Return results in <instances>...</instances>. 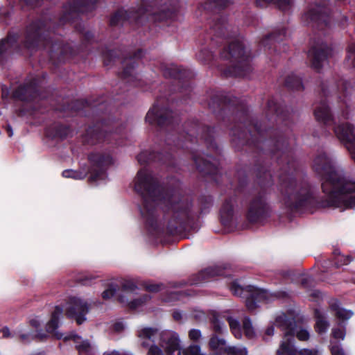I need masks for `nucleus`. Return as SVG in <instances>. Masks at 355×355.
I'll list each match as a JSON object with an SVG mask.
<instances>
[{
    "mask_svg": "<svg viewBox=\"0 0 355 355\" xmlns=\"http://www.w3.org/2000/svg\"><path fill=\"white\" fill-rule=\"evenodd\" d=\"M313 169L322 180L321 187L327 198L317 202L322 208H355V181L347 179L336 168L325 153H319L313 160ZM316 203L312 196V208Z\"/></svg>",
    "mask_w": 355,
    "mask_h": 355,
    "instance_id": "f257e3e1",
    "label": "nucleus"
},
{
    "mask_svg": "<svg viewBox=\"0 0 355 355\" xmlns=\"http://www.w3.org/2000/svg\"><path fill=\"white\" fill-rule=\"evenodd\" d=\"M135 189L144 199L141 214L149 223L155 217L154 207L151 205V202L156 205L163 203L173 207V203L179 198L175 193H164L157 184V179L146 169H141L138 172L135 178Z\"/></svg>",
    "mask_w": 355,
    "mask_h": 355,
    "instance_id": "f03ea898",
    "label": "nucleus"
},
{
    "mask_svg": "<svg viewBox=\"0 0 355 355\" xmlns=\"http://www.w3.org/2000/svg\"><path fill=\"white\" fill-rule=\"evenodd\" d=\"M62 313V309L60 306H55L54 311L51 313V320L46 325V331L48 333L53 334L58 339H64V340H72L74 342L76 347L80 354H89L92 352V347L87 340H83L81 337L73 333L64 336L62 334L57 331L58 327V321Z\"/></svg>",
    "mask_w": 355,
    "mask_h": 355,
    "instance_id": "7ed1b4c3",
    "label": "nucleus"
},
{
    "mask_svg": "<svg viewBox=\"0 0 355 355\" xmlns=\"http://www.w3.org/2000/svg\"><path fill=\"white\" fill-rule=\"evenodd\" d=\"M221 57L230 60L231 62H236L237 65L234 67L231 73L234 76H244L247 71H250L249 55L246 53L243 45L239 41L232 42L227 49L221 53Z\"/></svg>",
    "mask_w": 355,
    "mask_h": 355,
    "instance_id": "20e7f679",
    "label": "nucleus"
},
{
    "mask_svg": "<svg viewBox=\"0 0 355 355\" xmlns=\"http://www.w3.org/2000/svg\"><path fill=\"white\" fill-rule=\"evenodd\" d=\"M234 295L245 298V304L248 310L253 311L257 307V303L267 302L272 297L267 291L258 288L253 286L243 288L234 282L230 288Z\"/></svg>",
    "mask_w": 355,
    "mask_h": 355,
    "instance_id": "39448f33",
    "label": "nucleus"
},
{
    "mask_svg": "<svg viewBox=\"0 0 355 355\" xmlns=\"http://www.w3.org/2000/svg\"><path fill=\"white\" fill-rule=\"evenodd\" d=\"M44 30V24L40 21L31 24L26 31L25 39L23 43L24 49L32 52L41 46H44L45 48L50 45L53 48L57 46V44H53L49 40L44 38L43 36Z\"/></svg>",
    "mask_w": 355,
    "mask_h": 355,
    "instance_id": "423d86ee",
    "label": "nucleus"
},
{
    "mask_svg": "<svg viewBox=\"0 0 355 355\" xmlns=\"http://www.w3.org/2000/svg\"><path fill=\"white\" fill-rule=\"evenodd\" d=\"M89 160L92 164L90 180H104L107 177L106 169L113 164V159L110 155L108 153H92L89 155Z\"/></svg>",
    "mask_w": 355,
    "mask_h": 355,
    "instance_id": "0eeeda50",
    "label": "nucleus"
},
{
    "mask_svg": "<svg viewBox=\"0 0 355 355\" xmlns=\"http://www.w3.org/2000/svg\"><path fill=\"white\" fill-rule=\"evenodd\" d=\"M89 305L88 303L78 297L69 298L65 309L66 315L74 319L78 324H81L86 320L85 315L88 313Z\"/></svg>",
    "mask_w": 355,
    "mask_h": 355,
    "instance_id": "6e6552de",
    "label": "nucleus"
},
{
    "mask_svg": "<svg viewBox=\"0 0 355 355\" xmlns=\"http://www.w3.org/2000/svg\"><path fill=\"white\" fill-rule=\"evenodd\" d=\"M334 49L331 46L322 43L318 46L312 44V69L320 73L325 65H328Z\"/></svg>",
    "mask_w": 355,
    "mask_h": 355,
    "instance_id": "1a4fd4ad",
    "label": "nucleus"
},
{
    "mask_svg": "<svg viewBox=\"0 0 355 355\" xmlns=\"http://www.w3.org/2000/svg\"><path fill=\"white\" fill-rule=\"evenodd\" d=\"M334 131L338 139L345 144L349 151L352 158L355 162V132L354 126L349 123H344L336 127Z\"/></svg>",
    "mask_w": 355,
    "mask_h": 355,
    "instance_id": "9d476101",
    "label": "nucleus"
},
{
    "mask_svg": "<svg viewBox=\"0 0 355 355\" xmlns=\"http://www.w3.org/2000/svg\"><path fill=\"white\" fill-rule=\"evenodd\" d=\"M276 324L282 331H291L290 336L295 334L297 338L301 341L308 340L309 332L308 330L296 327L295 320L288 318L286 314L281 313L276 317Z\"/></svg>",
    "mask_w": 355,
    "mask_h": 355,
    "instance_id": "9b49d317",
    "label": "nucleus"
},
{
    "mask_svg": "<svg viewBox=\"0 0 355 355\" xmlns=\"http://www.w3.org/2000/svg\"><path fill=\"white\" fill-rule=\"evenodd\" d=\"M312 30L315 26L323 31L330 27L331 21V10L327 5H317L312 7Z\"/></svg>",
    "mask_w": 355,
    "mask_h": 355,
    "instance_id": "f8f14e48",
    "label": "nucleus"
},
{
    "mask_svg": "<svg viewBox=\"0 0 355 355\" xmlns=\"http://www.w3.org/2000/svg\"><path fill=\"white\" fill-rule=\"evenodd\" d=\"M157 329L150 327H144L139 330L138 337L140 344L144 347H149L148 355H164L161 348L154 345Z\"/></svg>",
    "mask_w": 355,
    "mask_h": 355,
    "instance_id": "ddd939ff",
    "label": "nucleus"
},
{
    "mask_svg": "<svg viewBox=\"0 0 355 355\" xmlns=\"http://www.w3.org/2000/svg\"><path fill=\"white\" fill-rule=\"evenodd\" d=\"M172 112L166 108H160L154 105L147 113L146 120L150 124L157 123L163 125L170 121Z\"/></svg>",
    "mask_w": 355,
    "mask_h": 355,
    "instance_id": "4468645a",
    "label": "nucleus"
},
{
    "mask_svg": "<svg viewBox=\"0 0 355 355\" xmlns=\"http://www.w3.org/2000/svg\"><path fill=\"white\" fill-rule=\"evenodd\" d=\"M268 211V207L262 196L254 199L249 207L248 218L252 222H256L263 217Z\"/></svg>",
    "mask_w": 355,
    "mask_h": 355,
    "instance_id": "2eb2a0df",
    "label": "nucleus"
},
{
    "mask_svg": "<svg viewBox=\"0 0 355 355\" xmlns=\"http://www.w3.org/2000/svg\"><path fill=\"white\" fill-rule=\"evenodd\" d=\"M96 0H74L65 7L64 20L69 21L71 13L87 12L94 8Z\"/></svg>",
    "mask_w": 355,
    "mask_h": 355,
    "instance_id": "dca6fc26",
    "label": "nucleus"
},
{
    "mask_svg": "<svg viewBox=\"0 0 355 355\" xmlns=\"http://www.w3.org/2000/svg\"><path fill=\"white\" fill-rule=\"evenodd\" d=\"M313 114L318 121L324 125H334L335 119L331 110L325 101H322L320 105L314 110Z\"/></svg>",
    "mask_w": 355,
    "mask_h": 355,
    "instance_id": "f3484780",
    "label": "nucleus"
},
{
    "mask_svg": "<svg viewBox=\"0 0 355 355\" xmlns=\"http://www.w3.org/2000/svg\"><path fill=\"white\" fill-rule=\"evenodd\" d=\"M310 193L309 188H302L290 197L291 202H286L288 206L300 210L309 205Z\"/></svg>",
    "mask_w": 355,
    "mask_h": 355,
    "instance_id": "a211bd4d",
    "label": "nucleus"
},
{
    "mask_svg": "<svg viewBox=\"0 0 355 355\" xmlns=\"http://www.w3.org/2000/svg\"><path fill=\"white\" fill-rule=\"evenodd\" d=\"M313 316L315 319L314 329L319 335H323L328 331L330 323L324 313L318 309H314Z\"/></svg>",
    "mask_w": 355,
    "mask_h": 355,
    "instance_id": "6ab92c4d",
    "label": "nucleus"
},
{
    "mask_svg": "<svg viewBox=\"0 0 355 355\" xmlns=\"http://www.w3.org/2000/svg\"><path fill=\"white\" fill-rule=\"evenodd\" d=\"M291 331H284V336L276 355L293 354L295 349L293 345V336H290Z\"/></svg>",
    "mask_w": 355,
    "mask_h": 355,
    "instance_id": "aec40b11",
    "label": "nucleus"
},
{
    "mask_svg": "<svg viewBox=\"0 0 355 355\" xmlns=\"http://www.w3.org/2000/svg\"><path fill=\"white\" fill-rule=\"evenodd\" d=\"M16 38L13 35H9L5 40L0 42V63L3 62L7 54H8L12 49L16 48L15 45Z\"/></svg>",
    "mask_w": 355,
    "mask_h": 355,
    "instance_id": "412c9836",
    "label": "nucleus"
},
{
    "mask_svg": "<svg viewBox=\"0 0 355 355\" xmlns=\"http://www.w3.org/2000/svg\"><path fill=\"white\" fill-rule=\"evenodd\" d=\"M223 272L222 269L218 266L210 267L202 270L198 274V279L194 282L198 284L202 281L207 280L209 278L214 277L218 275H223Z\"/></svg>",
    "mask_w": 355,
    "mask_h": 355,
    "instance_id": "4be33fe9",
    "label": "nucleus"
},
{
    "mask_svg": "<svg viewBox=\"0 0 355 355\" xmlns=\"http://www.w3.org/2000/svg\"><path fill=\"white\" fill-rule=\"evenodd\" d=\"M33 87L32 85L21 86L13 92V96L21 101H28L33 96Z\"/></svg>",
    "mask_w": 355,
    "mask_h": 355,
    "instance_id": "5701e85b",
    "label": "nucleus"
},
{
    "mask_svg": "<svg viewBox=\"0 0 355 355\" xmlns=\"http://www.w3.org/2000/svg\"><path fill=\"white\" fill-rule=\"evenodd\" d=\"M353 260L350 255L341 254L339 250L336 249L334 251V265L338 268L342 266L349 264Z\"/></svg>",
    "mask_w": 355,
    "mask_h": 355,
    "instance_id": "b1692460",
    "label": "nucleus"
},
{
    "mask_svg": "<svg viewBox=\"0 0 355 355\" xmlns=\"http://www.w3.org/2000/svg\"><path fill=\"white\" fill-rule=\"evenodd\" d=\"M150 299V297L148 295H146L145 294V295H143L141 297L135 299L134 300L130 301L129 302H127L126 300H125L124 296H121L119 297V301L121 303H125L126 302L127 305L130 309H138V308L141 307L143 304H144Z\"/></svg>",
    "mask_w": 355,
    "mask_h": 355,
    "instance_id": "393cba45",
    "label": "nucleus"
},
{
    "mask_svg": "<svg viewBox=\"0 0 355 355\" xmlns=\"http://www.w3.org/2000/svg\"><path fill=\"white\" fill-rule=\"evenodd\" d=\"M234 207V202L232 200H229L225 202L221 209H220V216L223 222L227 220L232 214Z\"/></svg>",
    "mask_w": 355,
    "mask_h": 355,
    "instance_id": "a878e982",
    "label": "nucleus"
},
{
    "mask_svg": "<svg viewBox=\"0 0 355 355\" xmlns=\"http://www.w3.org/2000/svg\"><path fill=\"white\" fill-rule=\"evenodd\" d=\"M227 320L229 322L230 328L234 336L236 338H241L242 337V331L241 324L238 320L232 317H227Z\"/></svg>",
    "mask_w": 355,
    "mask_h": 355,
    "instance_id": "bb28decb",
    "label": "nucleus"
},
{
    "mask_svg": "<svg viewBox=\"0 0 355 355\" xmlns=\"http://www.w3.org/2000/svg\"><path fill=\"white\" fill-rule=\"evenodd\" d=\"M243 329L245 336L249 338H254L256 336L254 328L249 318H245L243 321Z\"/></svg>",
    "mask_w": 355,
    "mask_h": 355,
    "instance_id": "cd10ccee",
    "label": "nucleus"
},
{
    "mask_svg": "<svg viewBox=\"0 0 355 355\" xmlns=\"http://www.w3.org/2000/svg\"><path fill=\"white\" fill-rule=\"evenodd\" d=\"M345 61L347 64L355 69V43H351L347 48Z\"/></svg>",
    "mask_w": 355,
    "mask_h": 355,
    "instance_id": "c85d7f7f",
    "label": "nucleus"
},
{
    "mask_svg": "<svg viewBox=\"0 0 355 355\" xmlns=\"http://www.w3.org/2000/svg\"><path fill=\"white\" fill-rule=\"evenodd\" d=\"M128 19V12L126 10L118 11L110 19L111 25L123 24Z\"/></svg>",
    "mask_w": 355,
    "mask_h": 355,
    "instance_id": "c756f323",
    "label": "nucleus"
},
{
    "mask_svg": "<svg viewBox=\"0 0 355 355\" xmlns=\"http://www.w3.org/2000/svg\"><path fill=\"white\" fill-rule=\"evenodd\" d=\"M332 309L336 311V316L343 320L349 319L353 315V312L342 308H337L335 305L332 306Z\"/></svg>",
    "mask_w": 355,
    "mask_h": 355,
    "instance_id": "7c9ffc66",
    "label": "nucleus"
},
{
    "mask_svg": "<svg viewBox=\"0 0 355 355\" xmlns=\"http://www.w3.org/2000/svg\"><path fill=\"white\" fill-rule=\"evenodd\" d=\"M194 161L196 162L197 168L202 171H206L207 173H209L212 168V164L209 161L204 160L200 157H195Z\"/></svg>",
    "mask_w": 355,
    "mask_h": 355,
    "instance_id": "2f4dec72",
    "label": "nucleus"
},
{
    "mask_svg": "<svg viewBox=\"0 0 355 355\" xmlns=\"http://www.w3.org/2000/svg\"><path fill=\"white\" fill-rule=\"evenodd\" d=\"M268 3H274L277 4L278 8L284 11L288 10L292 5L293 0H264Z\"/></svg>",
    "mask_w": 355,
    "mask_h": 355,
    "instance_id": "473e14b6",
    "label": "nucleus"
},
{
    "mask_svg": "<svg viewBox=\"0 0 355 355\" xmlns=\"http://www.w3.org/2000/svg\"><path fill=\"white\" fill-rule=\"evenodd\" d=\"M124 64L125 65V68L124 69L122 76L124 78H126L129 76H133L134 75V69H135V61L132 60H125Z\"/></svg>",
    "mask_w": 355,
    "mask_h": 355,
    "instance_id": "72a5a7b5",
    "label": "nucleus"
},
{
    "mask_svg": "<svg viewBox=\"0 0 355 355\" xmlns=\"http://www.w3.org/2000/svg\"><path fill=\"white\" fill-rule=\"evenodd\" d=\"M85 173L77 171H73V170H65L62 172V176L66 178H73L76 180H80L83 179L85 177Z\"/></svg>",
    "mask_w": 355,
    "mask_h": 355,
    "instance_id": "f704fd0d",
    "label": "nucleus"
},
{
    "mask_svg": "<svg viewBox=\"0 0 355 355\" xmlns=\"http://www.w3.org/2000/svg\"><path fill=\"white\" fill-rule=\"evenodd\" d=\"M226 352L227 355H247L248 350L245 347L238 346V347H229L226 349Z\"/></svg>",
    "mask_w": 355,
    "mask_h": 355,
    "instance_id": "c9c22d12",
    "label": "nucleus"
},
{
    "mask_svg": "<svg viewBox=\"0 0 355 355\" xmlns=\"http://www.w3.org/2000/svg\"><path fill=\"white\" fill-rule=\"evenodd\" d=\"M211 322L213 324V329L215 331L220 333L222 332L225 329L224 324L220 321L218 316L216 313L212 314Z\"/></svg>",
    "mask_w": 355,
    "mask_h": 355,
    "instance_id": "e433bc0d",
    "label": "nucleus"
},
{
    "mask_svg": "<svg viewBox=\"0 0 355 355\" xmlns=\"http://www.w3.org/2000/svg\"><path fill=\"white\" fill-rule=\"evenodd\" d=\"M225 345V341L220 339L216 336H211L209 340V346L211 349H216L220 348Z\"/></svg>",
    "mask_w": 355,
    "mask_h": 355,
    "instance_id": "4c0bfd02",
    "label": "nucleus"
},
{
    "mask_svg": "<svg viewBox=\"0 0 355 355\" xmlns=\"http://www.w3.org/2000/svg\"><path fill=\"white\" fill-rule=\"evenodd\" d=\"M198 58L202 62H206L212 59V53L207 49L200 51L197 55Z\"/></svg>",
    "mask_w": 355,
    "mask_h": 355,
    "instance_id": "58836bf2",
    "label": "nucleus"
},
{
    "mask_svg": "<svg viewBox=\"0 0 355 355\" xmlns=\"http://www.w3.org/2000/svg\"><path fill=\"white\" fill-rule=\"evenodd\" d=\"M275 326L277 327L276 324V320L275 321L274 324H272L266 328L263 334V339L264 340H268L270 337H272L274 335Z\"/></svg>",
    "mask_w": 355,
    "mask_h": 355,
    "instance_id": "ea45409f",
    "label": "nucleus"
},
{
    "mask_svg": "<svg viewBox=\"0 0 355 355\" xmlns=\"http://www.w3.org/2000/svg\"><path fill=\"white\" fill-rule=\"evenodd\" d=\"M324 295L319 290L312 289V302H315L320 304V302L323 300Z\"/></svg>",
    "mask_w": 355,
    "mask_h": 355,
    "instance_id": "a19ab883",
    "label": "nucleus"
},
{
    "mask_svg": "<svg viewBox=\"0 0 355 355\" xmlns=\"http://www.w3.org/2000/svg\"><path fill=\"white\" fill-rule=\"evenodd\" d=\"M116 292V288L115 286H110L107 289H106L103 293H102V297L105 300L110 299L114 295V294Z\"/></svg>",
    "mask_w": 355,
    "mask_h": 355,
    "instance_id": "79ce46f5",
    "label": "nucleus"
},
{
    "mask_svg": "<svg viewBox=\"0 0 355 355\" xmlns=\"http://www.w3.org/2000/svg\"><path fill=\"white\" fill-rule=\"evenodd\" d=\"M189 337L191 340L197 341L202 337L201 331L199 329H192L189 332Z\"/></svg>",
    "mask_w": 355,
    "mask_h": 355,
    "instance_id": "37998d69",
    "label": "nucleus"
},
{
    "mask_svg": "<svg viewBox=\"0 0 355 355\" xmlns=\"http://www.w3.org/2000/svg\"><path fill=\"white\" fill-rule=\"evenodd\" d=\"M345 332L343 329L339 328H334L332 329V336L336 339H344Z\"/></svg>",
    "mask_w": 355,
    "mask_h": 355,
    "instance_id": "c03bdc74",
    "label": "nucleus"
},
{
    "mask_svg": "<svg viewBox=\"0 0 355 355\" xmlns=\"http://www.w3.org/2000/svg\"><path fill=\"white\" fill-rule=\"evenodd\" d=\"M331 355H345L343 349L339 345H334L330 348Z\"/></svg>",
    "mask_w": 355,
    "mask_h": 355,
    "instance_id": "a18cd8bd",
    "label": "nucleus"
},
{
    "mask_svg": "<svg viewBox=\"0 0 355 355\" xmlns=\"http://www.w3.org/2000/svg\"><path fill=\"white\" fill-rule=\"evenodd\" d=\"M162 284H148L146 285V288L150 292H157L161 290Z\"/></svg>",
    "mask_w": 355,
    "mask_h": 355,
    "instance_id": "49530a36",
    "label": "nucleus"
},
{
    "mask_svg": "<svg viewBox=\"0 0 355 355\" xmlns=\"http://www.w3.org/2000/svg\"><path fill=\"white\" fill-rule=\"evenodd\" d=\"M193 315L198 321H200L205 318V313L201 310H195L193 311Z\"/></svg>",
    "mask_w": 355,
    "mask_h": 355,
    "instance_id": "de8ad7c7",
    "label": "nucleus"
},
{
    "mask_svg": "<svg viewBox=\"0 0 355 355\" xmlns=\"http://www.w3.org/2000/svg\"><path fill=\"white\" fill-rule=\"evenodd\" d=\"M124 289L128 293V291H133L137 288V286L131 282H128L123 285Z\"/></svg>",
    "mask_w": 355,
    "mask_h": 355,
    "instance_id": "09e8293b",
    "label": "nucleus"
},
{
    "mask_svg": "<svg viewBox=\"0 0 355 355\" xmlns=\"http://www.w3.org/2000/svg\"><path fill=\"white\" fill-rule=\"evenodd\" d=\"M123 328H124V325H123V322H116L113 325L114 330L117 332L122 331L123 329Z\"/></svg>",
    "mask_w": 355,
    "mask_h": 355,
    "instance_id": "8fccbe9b",
    "label": "nucleus"
},
{
    "mask_svg": "<svg viewBox=\"0 0 355 355\" xmlns=\"http://www.w3.org/2000/svg\"><path fill=\"white\" fill-rule=\"evenodd\" d=\"M311 20V14L309 12H306L302 15V21L306 25H309Z\"/></svg>",
    "mask_w": 355,
    "mask_h": 355,
    "instance_id": "3c124183",
    "label": "nucleus"
},
{
    "mask_svg": "<svg viewBox=\"0 0 355 355\" xmlns=\"http://www.w3.org/2000/svg\"><path fill=\"white\" fill-rule=\"evenodd\" d=\"M146 157H147V153L142 152L139 155H138L137 160L140 163H144V162H147V160H146Z\"/></svg>",
    "mask_w": 355,
    "mask_h": 355,
    "instance_id": "603ef678",
    "label": "nucleus"
},
{
    "mask_svg": "<svg viewBox=\"0 0 355 355\" xmlns=\"http://www.w3.org/2000/svg\"><path fill=\"white\" fill-rule=\"evenodd\" d=\"M1 332L4 338H8L10 336V330L7 327L2 329Z\"/></svg>",
    "mask_w": 355,
    "mask_h": 355,
    "instance_id": "864d4df0",
    "label": "nucleus"
},
{
    "mask_svg": "<svg viewBox=\"0 0 355 355\" xmlns=\"http://www.w3.org/2000/svg\"><path fill=\"white\" fill-rule=\"evenodd\" d=\"M299 355H311V350L308 349H303L299 351Z\"/></svg>",
    "mask_w": 355,
    "mask_h": 355,
    "instance_id": "5fc2aeb1",
    "label": "nucleus"
},
{
    "mask_svg": "<svg viewBox=\"0 0 355 355\" xmlns=\"http://www.w3.org/2000/svg\"><path fill=\"white\" fill-rule=\"evenodd\" d=\"M173 315L175 320H180L182 318V313L180 311H175Z\"/></svg>",
    "mask_w": 355,
    "mask_h": 355,
    "instance_id": "6e6d98bb",
    "label": "nucleus"
},
{
    "mask_svg": "<svg viewBox=\"0 0 355 355\" xmlns=\"http://www.w3.org/2000/svg\"><path fill=\"white\" fill-rule=\"evenodd\" d=\"M321 91H322V92L324 96H327V95L328 91H327V89L326 88V87H325V85H324V84L323 83L321 84Z\"/></svg>",
    "mask_w": 355,
    "mask_h": 355,
    "instance_id": "4d7b16f0",
    "label": "nucleus"
},
{
    "mask_svg": "<svg viewBox=\"0 0 355 355\" xmlns=\"http://www.w3.org/2000/svg\"><path fill=\"white\" fill-rule=\"evenodd\" d=\"M20 338L21 339L22 341L24 342H27V341H29V338H30V336L29 335H25V334H21L20 336Z\"/></svg>",
    "mask_w": 355,
    "mask_h": 355,
    "instance_id": "13d9d810",
    "label": "nucleus"
},
{
    "mask_svg": "<svg viewBox=\"0 0 355 355\" xmlns=\"http://www.w3.org/2000/svg\"><path fill=\"white\" fill-rule=\"evenodd\" d=\"M31 323L33 326H34L35 327H37L40 326V321H38L36 319H34V320H32L31 321Z\"/></svg>",
    "mask_w": 355,
    "mask_h": 355,
    "instance_id": "bf43d9fd",
    "label": "nucleus"
},
{
    "mask_svg": "<svg viewBox=\"0 0 355 355\" xmlns=\"http://www.w3.org/2000/svg\"><path fill=\"white\" fill-rule=\"evenodd\" d=\"M312 355H321V352L316 349H312Z\"/></svg>",
    "mask_w": 355,
    "mask_h": 355,
    "instance_id": "052dcab7",
    "label": "nucleus"
},
{
    "mask_svg": "<svg viewBox=\"0 0 355 355\" xmlns=\"http://www.w3.org/2000/svg\"><path fill=\"white\" fill-rule=\"evenodd\" d=\"M7 131H8V136L10 137L12 136L13 135V132H12V130L10 126H8V128H7Z\"/></svg>",
    "mask_w": 355,
    "mask_h": 355,
    "instance_id": "680f3d73",
    "label": "nucleus"
},
{
    "mask_svg": "<svg viewBox=\"0 0 355 355\" xmlns=\"http://www.w3.org/2000/svg\"><path fill=\"white\" fill-rule=\"evenodd\" d=\"M257 3L258 5H259L260 6H263V5L261 3L260 0H258V1H257Z\"/></svg>",
    "mask_w": 355,
    "mask_h": 355,
    "instance_id": "e2e57ef3",
    "label": "nucleus"
},
{
    "mask_svg": "<svg viewBox=\"0 0 355 355\" xmlns=\"http://www.w3.org/2000/svg\"><path fill=\"white\" fill-rule=\"evenodd\" d=\"M343 19H345V21H347V17L344 16V17H343Z\"/></svg>",
    "mask_w": 355,
    "mask_h": 355,
    "instance_id": "0e129e2a",
    "label": "nucleus"
},
{
    "mask_svg": "<svg viewBox=\"0 0 355 355\" xmlns=\"http://www.w3.org/2000/svg\"><path fill=\"white\" fill-rule=\"evenodd\" d=\"M150 159L153 160V161H155V158L153 157L150 158Z\"/></svg>",
    "mask_w": 355,
    "mask_h": 355,
    "instance_id": "69168bd1",
    "label": "nucleus"
},
{
    "mask_svg": "<svg viewBox=\"0 0 355 355\" xmlns=\"http://www.w3.org/2000/svg\"><path fill=\"white\" fill-rule=\"evenodd\" d=\"M184 214L185 216H187V212L186 211H184Z\"/></svg>",
    "mask_w": 355,
    "mask_h": 355,
    "instance_id": "338daca9",
    "label": "nucleus"
},
{
    "mask_svg": "<svg viewBox=\"0 0 355 355\" xmlns=\"http://www.w3.org/2000/svg\"><path fill=\"white\" fill-rule=\"evenodd\" d=\"M353 282H354V283L355 284V278L354 279Z\"/></svg>",
    "mask_w": 355,
    "mask_h": 355,
    "instance_id": "774afa93",
    "label": "nucleus"
}]
</instances>
